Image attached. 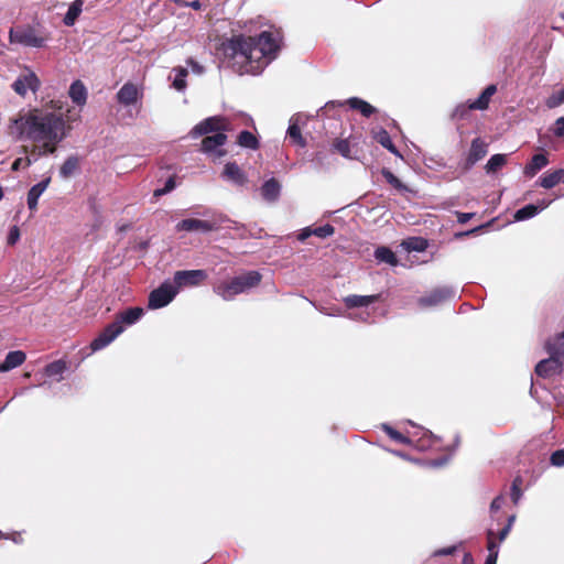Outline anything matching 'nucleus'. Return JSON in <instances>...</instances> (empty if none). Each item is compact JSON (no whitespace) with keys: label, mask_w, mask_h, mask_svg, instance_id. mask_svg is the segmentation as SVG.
Instances as JSON below:
<instances>
[{"label":"nucleus","mask_w":564,"mask_h":564,"mask_svg":"<svg viewBox=\"0 0 564 564\" xmlns=\"http://www.w3.org/2000/svg\"><path fill=\"white\" fill-rule=\"evenodd\" d=\"M279 51L280 45L269 31L256 36L232 35L217 47V53L240 74H259L276 57Z\"/></svg>","instance_id":"obj_1"},{"label":"nucleus","mask_w":564,"mask_h":564,"mask_svg":"<svg viewBox=\"0 0 564 564\" xmlns=\"http://www.w3.org/2000/svg\"><path fill=\"white\" fill-rule=\"evenodd\" d=\"M237 143L242 148H247V149H251V150H257L260 147V143H259L257 137L248 130H243L238 134Z\"/></svg>","instance_id":"obj_34"},{"label":"nucleus","mask_w":564,"mask_h":564,"mask_svg":"<svg viewBox=\"0 0 564 564\" xmlns=\"http://www.w3.org/2000/svg\"><path fill=\"white\" fill-rule=\"evenodd\" d=\"M514 519H516V516H510L508 518L507 524L499 531L498 539L500 542L503 541L508 536Z\"/></svg>","instance_id":"obj_53"},{"label":"nucleus","mask_w":564,"mask_h":564,"mask_svg":"<svg viewBox=\"0 0 564 564\" xmlns=\"http://www.w3.org/2000/svg\"><path fill=\"white\" fill-rule=\"evenodd\" d=\"M8 134L19 141L45 143L56 147L66 137L62 113L39 108L20 111L10 119Z\"/></svg>","instance_id":"obj_2"},{"label":"nucleus","mask_w":564,"mask_h":564,"mask_svg":"<svg viewBox=\"0 0 564 564\" xmlns=\"http://www.w3.org/2000/svg\"><path fill=\"white\" fill-rule=\"evenodd\" d=\"M545 349L549 355L564 361V332L555 335L545 343Z\"/></svg>","instance_id":"obj_26"},{"label":"nucleus","mask_w":564,"mask_h":564,"mask_svg":"<svg viewBox=\"0 0 564 564\" xmlns=\"http://www.w3.org/2000/svg\"><path fill=\"white\" fill-rule=\"evenodd\" d=\"M334 232H335V228L330 224H325L324 226H319L314 229L312 228L313 236H316L322 239L333 236Z\"/></svg>","instance_id":"obj_45"},{"label":"nucleus","mask_w":564,"mask_h":564,"mask_svg":"<svg viewBox=\"0 0 564 564\" xmlns=\"http://www.w3.org/2000/svg\"><path fill=\"white\" fill-rule=\"evenodd\" d=\"M458 547H459L458 545H451V546H446V547H441V549L435 550L432 553V556L433 557H441V556L454 555L457 552Z\"/></svg>","instance_id":"obj_50"},{"label":"nucleus","mask_w":564,"mask_h":564,"mask_svg":"<svg viewBox=\"0 0 564 564\" xmlns=\"http://www.w3.org/2000/svg\"><path fill=\"white\" fill-rule=\"evenodd\" d=\"M496 91H497L496 85H494V84L488 85L484 89V91L480 94V96L476 100H474L469 104V108L476 109V110H486L489 107L490 99L496 94Z\"/></svg>","instance_id":"obj_27"},{"label":"nucleus","mask_w":564,"mask_h":564,"mask_svg":"<svg viewBox=\"0 0 564 564\" xmlns=\"http://www.w3.org/2000/svg\"><path fill=\"white\" fill-rule=\"evenodd\" d=\"M487 549H488V556L485 561V564H497L498 560V544L495 541V533L492 530H488L487 532Z\"/></svg>","instance_id":"obj_35"},{"label":"nucleus","mask_w":564,"mask_h":564,"mask_svg":"<svg viewBox=\"0 0 564 564\" xmlns=\"http://www.w3.org/2000/svg\"><path fill=\"white\" fill-rule=\"evenodd\" d=\"M332 150L346 159H352L349 139H335L332 143Z\"/></svg>","instance_id":"obj_36"},{"label":"nucleus","mask_w":564,"mask_h":564,"mask_svg":"<svg viewBox=\"0 0 564 564\" xmlns=\"http://www.w3.org/2000/svg\"><path fill=\"white\" fill-rule=\"evenodd\" d=\"M503 503V498L501 496L496 497L490 505L491 511H498Z\"/></svg>","instance_id":"obj_57"},{"label":"nucleus","mask_w":564,"mask_h":564,"mask_svg":"<svg viewBox=\"0 0 564 564\" xmlns=\"http://www.w3.org/2000/svg\"><path fill=\"white\" fill-rule=\"evenodd\" d=\"M382 430L391 440H393L397 443L406 445L411 443L410 437L405 436L404 434H402L401 432L397 431L395 429L388 424H382Z\"/></svg>","instance_id":"obj_41"},{"label":"nucleus","mask_w":564,"mask_h":564,"mask_svg":"<svg viewBox=\"0 0 564 564\" xmlns=\"http://www.w3.org/2000/svg\"><path fill=\"white\" fill-rule=\"evenodd\" d=\"M550 462L553 466H564V449H557L551 454Z\"/></svg>","instance_id":"obj_51"},{"label":"nucleus","mask_w":564,"mask_h":564,"mask_svg":"<svg viewBox=\"0 0 564 564\" xmlns=\"http://www.w3.org/2000/svg\"><path fill=\"white\" fill-rule=\"evenodd\" d=\"M188 7L195 9V10H198L200 8V3L198 0H194L192 2H187L186 3Z\"/></svg>","instance_id":"obj_61"},{"label":"nucleus","mask_w":564,"mask_h":564,"mask_svg":"<svg viewBox=\"0 0 564 564\" xmlns=\"http://www.w3.org/2000/svg\"><path fill=\"white\" fill-rule=\"evenodd\" d=\"M174 188H175V177L171 176L165 182L164 187L158 188L154 191V196L159 197V196L165 195V194L170 193L171 191H173Z\"/></svg>","instance_id":"obj_48"},{"label":"nucleus","mask_w":564,"mask_h":564,"mask_svg":"<svg viewBox=\"0 0 564 564\" xmlns=\"http://www.w3.org/2000/svg\"><path fill=\"white\" fill-rule=\"evenodd\" d=\"M56 150V147L45 143H33V145L21 147V152L24 153L25 156H30L33 162L37 161L41 156L55 153Z\"/></svg>","instance_id":"obj_16"},{"label":"nucleus","mask_w":564,"mask_h":564,"mask_svg":"<svg viewBox=\"0 0 564 564\" xmlns=\"http://www.w3.org/2000/svg\"><path fill=\"white\" fill-rule=\"evenodd\" d=\"M375 258L382 263H387L391 267H395L399 263V260L395 256V253L386 246L378 247L375 250Z\"/></svg>","instance_id":"obj_30"},{"label":"nucleus","mask_w":564,"mask_h":564,"mask_svg":"<svg viewBox=\"0 0 564 564\" xmlns=\"http://www.w3.org/2000/svg\"><path fill=\"white\" fill-rule=\"evenodd\" d=\"M67 369L66 362L62 359L50 362L44 368V373L47 377H56L62 376L63 372Z\"/></svg>","instance_id":"obj_39"},{"label":"nucleus","mask_w":564,"mask_h":564,"mask_svg":"<svg viewBox=\"0 0 564 564\" xmlns=\"http://www.w3.org/2000/svg\"><path fill=\"white\" fill-rule=\"evenodd\" d=\"M229 130L230 122L226 117L213 116L202 120L196 126H194L189 131V135L193 139H196L203 135H208L209 133H225V131Z\"/></svg>","instance_id":"obj_5"},{"label":"nucleus","mask_w":564,"mask_h":564,"mask_svg":"<svg viewBox=\"0 0 564 564\" xmlns=\"http://www.w3.org/2000/svg\"><path fill=\"white\" fill-rule=\"evenodd\" d=\"M178 231H203L209 232L217 229L215 223L196 218H186L176 225Z\"/></svg>","instance_id":"obj_13"},{"label":"nucleus","mask_w":564,"mask_h":564,"mask_svg":"<svg viewBox=\"0 0 564 564\" xmlns=\"http://www.w3.org/2000/svg\"><path fill=\"white\" fill-rule=\"evenodd\" d=\"M174 70L176 72V76H175V78H174V80L172 83V86L176 90L182 91L187 86V83H186L185 78L188 75V72L184 67H176V68H174Z\"/></svg>","instance_id":"obj_42"},{"label":"nucleus","mask_w":564,"mask_h":564,"mask_svg":"<svg viewBox=\"0 0 564 564\" xmlns=\"http://www.w3.org/2000/svg\"><path fill=\"white\" fill-rule=\"evenodd\" d=\"M564 361L551 356L538 362L535 366V373L541 378H550L562 371Z\"/></svg>","instance_id":"obj_12"},{"label":"nucleus","mask_w":564,"mask_h":564,"mask_svg":"<svg viewBox=\"0 0 564 564\" xmlns=\"http://www.w3.org/2000/svg\"><path fill=\"white\" fill-rule=\"evenodd\" d=\"M143 315V308L130 307L116 315L115 321L108 324L101 333L90 343L93 351L100 350L113 341L126 326L137 323Z\"/></svg>","instance_id":"obj_3"},{"label":"nucleus","mask_w":564,"mask_h":564,"mask_svg":"<svg viewBox=\"0 0 564 564\" xmlns=\"http://www.w3.org/2000/svg\"><path fill=\"white\" fill-rule=\"evenodd\" d=\"M51 183V177H46L40 183L33 185L28 192V207L31 212H35L37 209V202L43 192L47 188Z\"/></svg>","instance_id":"obj_17"},{"label":"nucleus","mask_w":564,"mask_h":564,"mask_svg":"<svg viewBox=\"0 0 564 564\" xmlns=\"http://www.w3.org/2000/svg\"><path fill=\"white\" fill-rule=\"evenodd\" d=\"M311 236H313L312 228L311 227H306V228L301 230V232L297 236V239L300 241H305Z\"/></svg>","instance_id":"obj_58"},{"label":"nucleus","mask_w":564,"mask_h":564,"mask_svg":"<svg viewBox=\"0 0 564 564\" xmlns=\"http://www.w3.org/2000/svg\"><path fill=\"white\" fill-rule=\"evenodd\" d=\"M223 176L237 185H243L248 181L245 172L238 166L236 162H228L225 165Z\"/></svg>","instance_id":"obj_20"},{"label":"nucleus","mask_w":564,"mask_h":564,"mask_svg":"<svg viewBox=\"0 0 564 564\" xmlns=\"http://www.w3.org/2000/svg\"><path fill=\"white\" fill-rule=\"evenodd\" d=\"M281 193V185L274 177L265 181L261 186V195L267 202L273 203L278 200Z\"/></svg>","instance_id":"obj_25"},{"label":"nucleus","mask_w":564,"mask_h":564,"mask_svg":"<svg viewBox=\"0 0 564 564\" xmlns=\"http://www.w3.org/2000/svg\"><path fill=\"white\" fill-rule=\"evenodd\" d=\"M80 167L79 158L77 155L68 156L59 169V174L63 178H69Z\"/></svg>","instance_id":"obj_31"},{"label":"nucleus","mask_w":564,"mask_h":564,"mask_svg":"<svg viewBox=\"0 0 564 564\" xmlns=\"http://www.w3.org/2000/svg\"><path fill=\"white\" fill-rule=\"evenodd\" d=\"M232 279L238 284V288L242 289V293H245L257 288L261 283L262 275L259 271L251 270Z\"/></svg>","instance_id":"obj_15"},{"label":"nucleus","mask_w":564,"mask_h":564,"mask_svg":"<svg viewBox=\"0 0 564 564\" xmlns=\"http://www.w3.org/2000/svg\"><path fill=\"white\" fill-rule=\"evenodd\" d=\"M30 376H31V375H30L29 372H25V373H24V377H25V378H29Z\"/></svg>","instance_id":"obj_63"},{"label":"nucleus","mask_w":564,"mask_h":564,"mask_svg":"<svg viewBox=\"0 0 564 564\" xmlns=\"http://www.w3.org/2000/svg\"><path fill=\"white\" fill-rule=\"evenodd\" d=\"M409 250L422 252L427 248V241L421 237L410 238L404 242Z\"/></svg>","instance_id":"obj_43"},{"label":"nucleus","mask_w":564,"mask_h":564,"mask_svg":"<svg viewBox=\"0 0 564 564\" xmlns=\"http://www.w3.org/2000/svg\"><path fill=\"white\" fill-rule=\"evenodd\" d=\"M83 3H84L83 0H75L74 2H72V4L69 6V8L63 19V22L65 25L72 26L75 24L76 20L78 19L79 14L82 13Z\"/></svg>","instance_id":"obj_32"},{"label":"nucleus","mask_w":564,"mask_h":564,"mask_svg":"<svg viewBox=\"0 0 564 564\" xmlns=\"http://www.w3.org/2000/svg\"><path fill=\"white\" fill-rule=\"evenodd\" d=\"M421 442L423 443L420 447L421 448H425L426 446L429 447H434V448H440L441 445V438L437 437V436H433L432 434L430 435H424V437L421 440Z\"/></svg>","instance_id":"obj_47"},{"label":"nucleus","mask_w":564,"mask_h":564,"mask_svg":"<svg viewBox=\"0 0 564 564\" xmlns=\"http://www.w3.org/2000/svg\"><path fill=\"white\" fill-rule=\"evenodd\" d=\"M564 180V169H556L554 171L545 172L536 182V185L551 189Z\"/></svg>","instance_id":"obj_21"},{"label":"nucleus","mask_w":564,"mask_h":564,"mask_svg":"<svg viewBox=\"0 0 564 564\" xmlns=\"http://www.w3.org/2000/svg\"><path fill=\"white\" fill-rule=\"evenodd\" d=\"M177 294L175 288L170 281L163 282L158 289L153 290L149 295V307L161 308L173 301Z\"/></svg>","instance_id":"obj_6"},{"label":"nucleus","mask_w":564,"mask_h":564,"mask_svg":"<svg viewBox=\"0 0 564 564\" xmlns=\"http://www.w3.org/2000/svg\"><path fill=\"white\" fill-rule=\"evenodd\" d=\"M456 216H457V221L459 224H466L468 220H470L475 216V213L456 212Z\"/></svg>","instance_id":"obj_56"},{"label":"nucleus","mask_w":564,"mask_h":564,"mask_svg":"<svg viewBox=\"0 0 564 564\" xmlns=\"http://www.w3.org/2000/svg\"><path fill=\"white\" fill-rule=\"evenodd\" d=\"M48 39L50 35L47 33H43L30 25L12 28L9 32L11 43L29 47H43Z\"/></svg>","instance_id":"obj_4"},{"label":"nucleus","mask_w":564,"mask_h":564,"mask_svg":"<svg viewBox=\"0 0 564 564\" xmlns=\"http://www.w3.org/2000/svg\"><path fill=\"white\" fill-rule=\"evenodd\" d=\"M288 137L292 143L304 148L306 145L305 139L302 137L301 128L296 122H292L288 129Z\"/></svg>","instance_id":"obj_38"},{"label":"nucleus","mask_w":564,"mask_h":564,"mask_svg":"<svg viewBox=\"0 0 564 564\" xmlns=\"http://www.w3.org/2000/svg\"><path fill=\"white\" fill-rule=\"evenodd\" d=\"M3 198V188L2 186L0 185V200Z\"/></svg>","instance_id":"obj_62"},{"label":"nucleus","mask_w":564,"mask_h":564,"mask_svg":"<svg viewBox=\"0 0 564 564\" xmlns=\"http://www.w3.org/2000/svg\"><path fill=\"white\" fill-rule=\"evenodd\" d=\"M552 200L542 199L539 204H529L524 207L518 209L514 214V219L518 221L525 220L529 218L534 217L538 215L541 210L545 209Z\"/></svg>","instance_id":"obj_18"},{"label":"nucleus","mask_w":564,"mask_h":564,"mask_svg":"<svg viewBox=\"0 0 564 564\" xmlns=\"http://www.w3.org/2000/svg\"><path fill=\"white\" fill-rule=\"evenodd\" d=\"M216 294L223 297L225 301L232 300L236 295L242 293V289L238 288V284L234 279L221 282L214 288Z\"/></svg>","instance_id":"obj_22"},{"label":"nucleus","mask_w":564,"mask_h":564,"mask_svg":"<svg viewBox=\"0 0 564 564\" xmlns=\"http://www.w3.org/2000/svg\"><path fill=\"white\" fill-rule=\"evenodd\" d=\"M375 140L382 145L384 149H387L389 152H391L394 155L401 156L399 150L394 145V143L391 140L390 134L387 130L381 129L375 134Z\"/></svg>","instance_id":"obj_33"},{"label":"nucleus","mask_w":564,"mask_h":564,"mask_svg":"<svg viewBox=\"0 0 564 564\" xmlns=\"http://www.w3.org/2000/svg\"><path fill=\"white\" fill-rule=\"evenodd\" d=\"M20 238V230L17 226H13L8 235V245L13 246Z\"/></svg>","instance_id":"obj_54"},{"label":"nucleus","mask_w":564,"mask_h":564,"mask_svg":"<svg viewBox=\"0 0 564 564\" xmlns=\"http://www.w3.org/2000/svg\"><path fill=\"white\" fill-rule=\"evenodd\" d=\"M33 163V160L30 156L18 158L13 161L11 165L12 171H19L21 167L26 169Z\"/></svg>","instance_id":"obj_49"},{"label":"nucleus","mask_w":564,"mask_h":564,"mask_svg":"<svg viewBox=\"0 0 564 564\" xmlns=\"http://www.w3.org/2000/svg\"><path fill=\"white\" fill-rule=\"evenodd\" d=\"M549 164V158L544 153L534 154L530 162L524 166L523 173L528 177H533L539 171Z\"/></svg>","instance_id":"obj_23"},{"label":"nucleus","mask_w":564,"mask_h":564,"mask_svg":"<svg viewBox=\"0 0 564 564\" xmlns=\"http://www.w3.org/2000/svg\"><path fill=\"white\" fill-rule=\"evenodd\" d=\"M564 102V87L558 90L554 91L550 97H547L545 105L547 108L553 109L558 107Z\"/></svg>","instance_id":"obj_44"},{"label":"nucleus","mask_w":564,"mask_h":564,"mask_svg":"<svg viewBox=\"0 0 564 564\" xmlns=\"http://www.w3.org/2000/svg\"><path fill=\"white\" fill-rule=\"evenodd\" d=\"M462 564H474V558L470 553L464 554Z\"/></svg>","instance_id":"obj_60"},{"label":"nucleus","mask_w":564,"mask_h":564,"mask_svg":"<svg viewBox=\"0 0 564 564\" xmlns=\"http://www.w3.org/2000/svg\"><path fill=\"white\" fill-rule=\"evenodd\" d=\"M380 300V294L375 295H348L344 299V303L348 308L368 306Z\"/></svg>","instance_id":"obj_24"},{"label":"nucleus","mask_w":564,"mask_h":564,"mask_svg":"<svg viewBox=\"0 0 564 564\" xmlns=\"http://www.w3.org/2000/svg\"><path fill=\"white\" fill-rule=\"evenodd\" d=\"M488 153V144L480 138H475L471 141L466 162L464 164L465 170L471 169L478 161L484 159Z\"/></svg>","instance_id":"obj_11"},{"label":"nucleus","mask_w":564,"mask_h":564,"mask_svg":"<svg viewBox=\"0 0 564 564\" xmlns=\"http://www.w3.org/2000/svg\"><path fill=\"white\" fill-rule=\"evenodd\" d=\"M68 94L72 101L77 106H84L87 101V89L79 79L72 83Z\"/></svg>","instance_id":"obj_28"},{"label":"nucleus","mask_w":564,"mask_h":564,"mask_svg":"<svg viewBox=\"0 0 564 564\" xmlns=\"http://www.w3.org/2000/svg\"><path fill=\"white\" fill-rule=\"evenodd\" d=\"M116 97L120 105L131 106L142 97V91L135 84L128 82L118 90Z\"/></svg>","instance_id":"obj_14"},{"label":"nucleus","mask_w":564,"mask_h":564,"mask_svg":"<svg viewBox=\"0 0 564 564\" xmlns=\"http://www.w3.org/2000/svg\"><path fill=\"white\" fill-rule=\"evenodd\" d=\"M346 104L354 110L359 111L364 117L370 118L377 112V109L364 99L351 97L346 100Z\"/></svg>","instance_id":"obj_29"},{"label":"nucleus","mask_w":564,"mask_h":564,"mask_svg":"<svg viewBox=\"0 0 564 564\" xmlns=\"http://www.w3.org/2000/svg\"><path fill=\"white\" fill-rule=\"evenodd\" d=\"M507 163L505 154H494L487 162L485 169L487 173H496Z\"/></svg>","instance_id":"obj_40"},{"label":"nucleus","mask_w":564,"mask_h":564,"mask_svg":"<svg viewBox=\"0 0 564 564\" xmlns=\"http://www.w3.org/2000/svg\"><path fill=\"white\" fill-rule=\"evenodd\" d=\"M207 279L205 270H180L174 273V286L178 289L185 286H196Z\"/></svg>","instance_id":"obj_7"},{"label":"nucleus","mask_w":564,"mask_h":564,"mask_svg":"<svg viewBox=\"0 0 564 564\" xmlns=\"http://www.w3.org/2000/svg\"><path fill=\"white\" fill-rule=\"evenodd\" d=\"M553 133L556 137H564V117L556 119Z\"/></svg>","instance_id":"obj_55"},{"label":"nucleus","mask_w":564,"mask_h":564,"mask_svg":"<svg viewBox=\"0 0 564 564\" xmlns=\"http://www.w3.org/2000/svg\"><path fill=\"white\" fill-rule=\"evenodd\" d=\"M455 292L451 288L442 286L431 290L417 300L419 306L426 308L437 306L454 297Z\"/></svg>","instance_id":"obj_8"},{"label":"nucleus","mask_w":564,"mask_h":564,"mask_svg":"<svg viewBox=\"0 0 564 564\" xmlns=\"http://www.w3.org/2000/svg\"><path fill=\"white\" fill-rule=\"evenodd\" d=\"M227 142L225 133H215L213 135H205L200 143V151L219 159L226 155V150L219 149Z\"/></svg>","instance_id":"obj_9"},{"label":"nucleus","mask_w":564,"mask_h":564,"mask_svg":"<svg viewBox=\"0 0 564 564\" xmlns=\"http://www.w3.org/2000/svg\"><path fill=\"white\" fill-rule=\"evenodd\" d=\"M187 64L191 65L192 69L197 73V74H200L203 73V66H200L197 62H195L193 58H189L187 61Z\"/></svg>","instance_id":"obj_59"},{"label":"nucleus","mask_w":564,"mask_h":564,"mask_svg":"<svg viewBox=\"0 0 564 564\" xmlns=\"http://www.w3.org/2000/svg\"><path fill=\"white\" fill-rule=\"evenodd\" d=\"M41 82L34 72L28 69L25 74H21L12 84V89L20 96L24 97L28 89L36 93L40 89Z\"/></svg>","instance_id":"obj_10"},{"label":"nucleus","mask_w":564,"mask_h":564,"mask_svg":"<svg viewBox=\"0 0 564 564\" xmlns=\"http://www.w3.org/2000/svg\"><path fill=\"white\" fill-rule=\"evenodd\" d=\"M470 110L473 109L469 108V105H458L453 111L452 118L456 120H464L468 117Z\"/></svg>","instance_id":"obj_46"},{"label":"nucleus","mask_w":564,"mask_h":564,"mask_svg":"<svg viewBox=\"0 0 564 564\" xmlns=\"http://www.w3.org/2000/svg\"><path fill=\"white\" fill-rule=\"evenodd\" d=\"M26 360V354L22 350H13L9 351L6 356V359L0 362V372H8L22 364Z\"/></svg>","instance_id":"obj_19"},{"label":"nucleus","mask_w":564,"mask_h":564,"mask_svg":"<svg viewBox=\"0 0 564 564\" xmlns=\"http://www.w3.org/2000/svg\"><path fill=\"white\" fill-rule=\"evenodd\" d=\"M381 175L384 180L397 191L401 193L409 192V187L404 185L389 169L383 167L381 170Z\"/></svg>","instance_id":"obj_37"},{"label":"nucleus","mask_w":564,"mask_h":564,"mask_svg":"<svg viewBox=\"0 0 564 564\" xmlns=\"http://www.w3.org/2000/svg\"><path fill=\"white\" fill-rule=\"evenodd\" d=\"M520 485H521V479H519V478H516L512 482L510 496H511L513 503H518V501L521 497Z\"/></svg>","instance_id":"obj_52"}]
</instances>
